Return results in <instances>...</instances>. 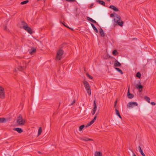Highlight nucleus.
Listing matches in <instances>:
<instances>
[{"mask_svg": "<svg viewBox=\"0 0 156 156\" xmlns=\"http://www.w3.org/2000/svg\"><path fill=\"white\" fill-rule=\"evenodd\" d=\"M132 153H133V156H136V154L134 153L133 152V151H132Z\"/></svg>", "mask_w": 156, "mask_h": 156, "instance_id": "obj_45", "label": "nucleus"}, {"mask_svg": "<svg viewBox=\"0 0 156 156\" xmlns=\"http://www.w3.org/2000/svg\"><path fill=\"white\" fill-rule=\"evenodd\" d=\"M4 29L5 30H7V27L6 26H4Z\"/></svg>", "mask_w": 156, "mask_h": 156, "instance_id": "obj_46", "label": "nucleus"}, {"mask_svg": "<svg viewBox=\"0 0 156 156\" xmlns=\"http://www.w3.org/2000/svg\"><path fill=\"white\" fill-rule=\"evenodd\" d=\"M117 51L116 50H114L112 51V54L114 55H116L118 54Z\"/></svg>", "mask_w": 156, "mask_h": 156, "instance_id": "obj_31", "label": "nucleus"}, {"mask_svg": "<svg viewBox=\"0 0 156 156\" xmlns=\"http://www.w3.org/2000/svg\"><path fill=\"white\" fill-rule=\"evenodd\" d=\"M136 76L138 78H140L141 76V74L139 72H138L136 73Z\"/></svg>", "mask_w": 156, "mask_h": 156, "instance_id": "obj_33", "label": "nucleus"}, {"mask_svg": "<svg viewBox=\"0 0 156 156\" xmlns=\"http://www.w3.org/2000/svg\"><path fill=\"white\" fill-rule=\"evenodd\" d=\"M91 26H92L93 29L95 31V32L96 33L98 32V31L97 29L94 26V24L93 23H91Z\"/></svg>", "mask_w": 156, "mask_h": 156, "instance_id": "obj_20", "label": "nucleus"}, {"mask_svg": "<svg viewBox=\"0 0 156 156\" xmlns=\"http://www.w3.org/2000/svg\"><path fill=\"white\" fill-rule=\"evenodd\" d=\"M92 124V123H91V122H90L89 123H88L86 125V126H85V127L86 128L87 127H88L90 126Z\"/></svg>", "mask_w": 156, "mask_h": 156, "instance_id": "obj_35", "label": "nucleus"}, {"mask_svg": "<svg viewBox=\"0 0 156 156\" xmlns=\"http://www.w3.org/2000/svg\"><path fill=\"white\" fill-rule=\"evenodd\" d=\"M84 87L86 90L87 92L89 95L91 94L90 87L88 82L84 80L83 81Z\"/></svg>", "mask_w": 156, "mask_h": 156, "instance_id": "obj_1", "label": "nucleus"}, {"mask_svg": "<svg viewBox=\"0 0 156 156\" xmlns=\"http://www.w3.org/2000/svg\"><path fill=\"white\" fill-rule=\"evenodd\" d=\"M151 104L152 105H155V103L153 102H152L151 103Z\"/></svg>", "mask_w": 156, "mask_h": 156, "instance_id": "obj_43", "label": "nucleus"}, {"mask_svg": "<svg viewBox=\"0 0 156 156\" xmlns=\"http://www.w3.org/2000/svg\"><path fill=\"white\" fill-rule=\"evenodd\" d=\"M0 98H5V94L4 92H0Z\"/></svg>", "mask_w": 156, "mask_h": 156, "instance_id": "obj_19", "label": "nucleus"}, {"mask_svg": "<svg viewBox=\"0 0 156 156\" xmlns=\"http://www.w3.org/2000/svg\"><path fill=\"white\" fill-rule=\"evenodd\" d=\"M96 2H98L99 4H101L104 6L105 5V3L103 1L100 0H96Z\"/></svg>", "mask_w": 156, "mask_h": 156, "instance_id": "obj_16", "label": "nucleus"}, {"mask_svg": "<svg viewBox=\"0 0 156 156\" xmlns=\"http://www.w3.org/2000/svg\"><path fill=\"white\" fill-rule=\"evenodd\" d=\"M98 115V113H96L95 115V116L94 117V119L90 121L93 124L95 121L97 115Z\"/></svg>", "mask_w": 156, "mask_h": 156, "instance_id": "obj_24", "label": "nucleus"}, {"mask_svg": "<svg viewBox=\"0 0 156 156\" xmlns=\"http://www.w3.org/2000/svg\"><path fill=\"white\" fill-rule=\"evenodd\" d=\"M94 107L93 109V110H95L96 111L97 108V105L95 102V100H94Z\"/></svg>", "mask_w": 156, "mask_h": 156, "instance_id": "obj_21", "label": "nucleus"}, {"mask_svg": "<svg viewBox=\"0 0 156 156\" xmlns=\"http://www.w3.org/2000/svg\"><path fill=\"white\" fill-rule=\"evenodd\" d=\"M114 14L113 13H112L110 15V16L111 17H113L114 16Z\"/></svg>", "mask_w": 156, "mask_h": 156, "instance_id": "obj_40", "label": "nucleus"}, {"mask_svg": "<svg viewBox=\"0 0 156 156\" xmlns=\"http://www.w3.org/2000/svg\"><path fill=\"white\" fill-rule=\"evenodd\" d=\"M140 84H137L136 85V88L139 90V92H141L143 88V86L139 82Z\"/></svg>", "mask_w": 156, "mask_h": 156, "instance_id": "obj_6", "label": "nucleus"}, {"mask_svg": "<svg viewBox=\"0 0 156 156\" xmlns=\"http://www.w3.org/2000/svg\"><path fill=\"white\" fill-rule=\"evenodd\" d=\"M87 76L89 77V78L90 79H92L93 78V77L91 76L88 73H86Z\"/></svg>", "mask_w": 156, "mask_h": 156, "instance_id": "obj_34", "label": "nucleus"}, {"mask_svg": "<svg viewBox=\"0 0 156 156\" xmlns=\"http://www.w3.org/2000/svg\"><path fill=\"white\" fill-rule=\"evenodd\" d=\"M36 48L34 47H32L31 49L29 50L28 51L31 55H33L34 53L36 52Z\"/></svg>", "mask_w": 156, "mask_h": 156, "instance_id": "obj_8", "label": "nucleus"}, {"mask_svg": "<svg viewBox=\"0 0 156 156\" xmlns=\"http://www.w3.org/2000/svg\"><path fill=\"white\" fill-rule=\"evenodd\" d=\"M13 130L17 131L20 133H22L23 132V130L22 129L19 128H14L13 129Z\"/></svg>", "mask_w": 156, "mask_h": 156, "instance_id": "obj_9", "label": "nucleus"}, {"mask_svg": "<svg viewBox=\"0 0 156 156\" xmlns=\"http://www.w3.org/2000/svg\"><path fill=\"white\" fill-rule=\"evenodd\" d=\"M96 112V111L92 110V115H94Z\"/></svg>", "mask_w": 156, "mask_h": 156, "instance_id": "obj_38", "label": "nucleus"}, {"mask_svg": "<svg viewBox=\"0 0 156 156\" xmlns=\"http://www.w3.org/2000/svg\"><path fill=\"white\" fill-rule=\"evenodd\" d=\"M23 25H26V26L23 25V28L27 31L30 34H31L33 33L30 27L28 26L27 24L24 21L22 22Z\"/></svg>", "mask_w": 156, "mask_h": 156, "instance_id": "obj_2", "label": "nucleus"}, {"mask_svg": "<svg viewBox=\"0 0 156 156\" xmlns=\"http://www.w3.org/2000/svg\"><path fill=\"white\" fill-rule=\"evenodd\" d=\"M85 126L84 125H82L81 126H80L79 127V131H81L83 129V128Z\"/></svg>", "mask_w": 156, "mask_h": 156, "instance_id": "obj_32", "label": "nucleus"}, {"mask_svg": "<svg viewBox=\"0 0 156 156\" xmlns=\"http://www.w3.org/2000/svg\"><path fill=\"white\" fill-rule=\"evenodd\" d=\"M110 0H107V1H110Z\"/></svg>", "mask_w": 156, "mask_h": 156, "instance_id": "obj_48", "label": "nucleus"}, {"mask_svg": "<svg viewBox=\"0 0 156 156\" xmlns=\"http://www.w3.org/2000/svg\"><path fill=\"white\" fill-rule=\"evenodd\" d=\"M94 5V4L93 3L91 4L90 5L89 7V8H92V6H93Z\"/></svg>", "mask_w": 156, "mask_h": 156, "instance_id": "obj_41", "label": "nucleus"}, {"mask_svg": "<svg viewBox=\"0 0 156 156\" xmlns=\"http://www.w3.org/2000/svg\"><path fill=\"white\" fill-rule=\"evenodd\" d=\"M139 151L143 156H145L140 146H139Z\"/></svg>", "mask_w": 156, "mask_h": 156, "instance_id": "obj_18", "label": "nucleus"}, {"mask_svg": "<svg viewBox=\"0 0 156 156\" xmlns=\"http://www.w3.org/2000/svg\"><path fill=\"white\" fill-rule=\"evenodd\" d=\"M63 25H64L67 28H69V29H71L72 30H73V29L71 28H69V27L66 26V25H65V24H63Z\"/></svg>", "mask_w": 156, "mask_h": 156, "instance_id": "obj_42", "label": "nucleus"}, {"mask_svg": "<svg viewBox=\"0 0 156 156\" xmlns=\"http://www.w3.org/2000/svg\"><path fill=\"white\" fill-rule=\"evenodd\" d=\"M138 104L136 102H129L127 105V107L129 108H133L135 106H137Z\"/></svg>", "mask_w": 156, "mask_h": 156, "instance_id": "obj_5", "label": "nucleus"}, {"mask_svg": "<svg viewBox=\"0 0 156 156\" xmlns=\"http://www.w3.org/2000/svg\"><path fill=\"white\" fill-rule=\"evenodd\" d=\"M42 132V128L41 127H40L39 128L38 130V136H39V135H40Z\"/></svg>", "mask_w": 156, "mask_h": 156, "instance_id": "obj_27", "label": "nucleus"}, {"mask_svg": "<svg viewBox=\"0 0 156 156\" xmlns=\"http://www.w3.org/2000/svg\"><path fill=\"white\" fill-rule=\"evenodd\" d=\"M115 113L116 115L119 117L121 119H122L121 116L120 114L119 113V112L118 110L117 109H115Z\"/></svg>", "mask_w": 156, "mask_h": 156, "instance_id": "obj_17", "label": "nucleus"}, {"mask_svg": "<svg viewBox=\"0 0 156 156\" xmlns=\"http://www.w3.org/2000/svg\"><path fill=\"white\" fill-rule=\"evenodd\" d=\"M87 19L88 20L90 21L91 22L93 23H97V22L95 20H93V19H92V18H90V17H87Z\"/></svg>", "mask_w": 156, "mask_h": 156, "instance_id": "obj_13", "label": "nucleus"}, {"mask_svg": "<svg viewBox=\"0 0 156 156\" xmlns=\"http://www.w3.org/2000/svg\"><path fill=\"white\" fill-rule=\"evenodd\" d=\"M25 68V67L24 66H19L18 67V69L19 71H22Z\"/></svg>", "mask_w": 156, "mask_h": 156, "instance_id": "obj_25", "label": "nucleus"}, {"mask_svg": "<svg viewBox=\"0 0 156 156\" xmlns=\"http://www.w3.org/2000/svg\"><path fill=\"white\" fill-rule=\"evenodd\" d=\"M99 33L100 34H101V35L102 37H104L105 36V34L104 33V31L103 30V29L101 28H100V29L99 30Z\"/></svg>", "mask_w": 156, "mask_h": 156, "instance_id": "obj_14", "label": "nucleus"}, {"mask_svg": "<svg viewBox=\"0 0 156 156\" xmlns=\"http://www.w3.org/2000/svg\"><path fill=\"white\" fill-rule=\"evenodd\" d=\"M95 156H102V153L100 152L96 151L95 153Z\"/></svg>", "mask_w": 156, "mask_h": 156, "instance_id": "obj_22", "label": "nucleus"}, {"mask_svg": "<svg viewBox=\"0 0 156 156\" xmlns=\"http://www.w3.org/2000/svg\"><path fill=\"white\" fill-rule=\"evenodd\" d=\"M17 122L20 125H24L25 122V120L23 119L22 115L20 114L17 118Z\"/></svg>", "mask_w": 156, "mask_h": 156, "instance_id": "obj_4", "label": "nucleus"}, {"mask_svg": "<svg viewBox=\"0 0 156 156\" xmlns=\"http://www.w3.org/2000/svg\"><path fill=\"white\" fill-rule=\"evenodd\" d=\"M63 52L64 51L62 49H59L57 52L56 56V59L58 60H60L62 58Z\"/></svg>", "mask_w": 156, "mask_h": 156, "instance_id": "obj_3", "label": "nucleus"}, {"mask_svg": "<svg viewBox=\"0 0 156 156\" xmlns=\"http://www.w3.org/2000/svg\"><path fill=\"white\" fill-rule=\"evenodd\" d=\"M116 23H117V24L121 27H122L123 26V22L122 21H121V22H119V21L116 22Z\"/></svg>", "mask_w": 156, "mask_h": 156, "instance_id": "obj_28", "label": "nucleus"}, {"mask_svg": "<svg viewBox=\"0 0 156 156\" xmlns=\"http://www.w3.org/2000/svg\"><path fill=\"white\" fill-rule=\"evenodd\" d=\"M29 1L28 0H27L25 1H23L21 2V5H24L27 4L29 2Z\"/></svg>", "mask_w": 156, "mask_h": 156, "instance_id": "obj_30", "label": "nucleus"}, {"mask_svg": "<svg viewBox=\"0 0 156 156\" xmlns=\"http://www.w3.org/2000/svg\"><path fill=\"white\" fill-rule=\"evenodd\" d=\"M0 92H4V88L2 87H0Z\"/></svg>", "mask_w": 156, "mask_h": 156, "instance_id": "obj_36", "label": "nucleus"}, {"mask_svg": "<svg viewBox=\"0 0 156 156\" xmlns=\"http://www.w3.org/2000/svg\"><path fill=\"white\" fill-rule=\"evenodd\" d=\"M66 1L70 2H74L76 1L75 0H66Z\"/></svg>", "mask_w": 156, "mask_h": 156, "instance_id": "obj_37", "label": "nucleus"}, {"mask_svg": "<svg viewBox=\"0 0 156 156\" xmlns=\"http://www.w3.org/2000/svg\"><path fill=\"white\" fill-rule=\"evenodd\" d=\"M109 8L110 9H113L115 11L117 12L119 11L118 9L114 5H111L110 6Z\"/></svg>", "mask_w": 156, "mask_h": 156, "instance_id": "obj_11", "label": "nucleus"}, {"mask_svg": "<svg viewBox=\"0 0 156 156\" xmlns=\"http://www.w3.org/2000/svg\"><path fill=\"white\" fill-rule=\"evenodd\" d=\"M80 139L81 140L84 141H93V140L91 139H90L87 137H84V138H80Z\"/></svg>", "mask_w": 156, "mask_h": 156, "instance_id": "obj_12", "label": "nucleus"}, {"mask_svg": "<svg viewBox=\"0 0 156 156\" xmlns=\"http://www.w3.org/2000/svg\"><path fill=\"white\" fill-rule=\"evenodd\" d=\"M144 99L147 101L148 103H150V99L149 97H147L146 96H145L144 97Z\"/></svg>", "mask_w": 156, "mask_h": 156, "instance_id": "obj_26", "label": "nucleus"}, {"mask_svg": "<svg viewBox=\"0 0 156 156\" xmlns=\"http://www.w3.org/2000/svg\"><path fill=\"white\" fill-rule=\"evenodd\" d=\"M38 153H39V154H41V152L40 151H38Z\"/></svg>", "mask_w": 156, "mask_h": 156, "instance_id": "obj_47", "label": "nucleus"}, {"mask_svg": "<svg viewBox=\"0 0 156 156\" xmlns=\"http://www.w3.org/2000/svg\"><path fill=\"white\" fill-rule=\"evenodd\" d=\"M6 122V119L4 118H0V123H4Z\"/></svg>", "mask_w": 156, "mask_h": 156, "instance_id": "obj_23", "label": "nucleus"}, {"mask_svg": "<svg viewBox=\"0 0 156 156\" xmlns=\"http://www.w3.org/2000/svg\"><path fill=\"white\" fill-rule=\"evenodd\" d=\"M127 96L128 98L130 99L134 97V95L133 94H131L130 93L129 87L128 90Z\"/></svg>", "mask_w": 156, "mask_h": 156, "instance_id": "obj_7", "label": "nucleus"}, {"mask_svg": "<svg viewBox=\"0 0 156 156\" xmlns=\"http://www.w3.org/2000/svg\"><path fill=\"white\" fill-rule=\"evenodd\" d=\"M75 103V99H74L73 101V102L70 104V105H73Z\"/></svg>", "mask_w": 156, "mask_h": 156, "instance_id": "obj_39", "label": "nucleus"}, {"mask_svg": "<svg viewBox=\"0 0 156 156\" xmlns=\"http://www.w3.org/2000/svg\"><path fill=\"white\" fill-rule=\"evenodd\" d=\"M120 16L119 15H117L116 16V18H115L114 19V21L115 22H116L119 21V20H120Z\"/></svg>", "mask_w": 156, "mask_h": 156, "instance_id": "obj_15", "label": "nucleus"}, {"mask_svg": "<svg viewBox=\"0 0 156 156\" xmlns=\"http://www.w3.org/2000/svg\"><path fill=\"white\" fill-rule=\"evenodd\" d=\"M115 69L117 71L119 72L120 73H121V74H123V73L122 72V71L119 68L116 67L115 68Z\"/></svg>", "mask_w": 156, "mask_h": 156, "instance_id": "obj_29", "label": "nucleus"}, {"mask_svg": "<svg viewBox=\"0 0 156 156\" xmlns=\"http://www.w3.org/2000/svg\"><path fill=\"white\" fill-rule=\"evenodd\" d=\"M117 103V100H116L115 102L114 107H115L116 106Z\"/></svg>", "mask_w": 156, "mask_h": 156, "instance_id": "obj_44", "label": "nucleus"}, {"mask_svg": "<svg viewBox=\"0 0 156 156\" xmlns=\"http://www.w3.org/2000/svg\"><path fill=\"white\" fill-rule=\"evenodd\" d=\"M114 66L115 67L120 66L121 64L117 60H116L114 64Z\"/></svg>", "mask_w": 156, "mask_h": 156, "instance_id": "obj_10", "label": "nucleus"}]
</instances>
